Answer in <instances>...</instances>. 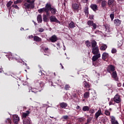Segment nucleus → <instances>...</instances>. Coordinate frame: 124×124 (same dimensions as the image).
<instances>
[{"instance_id": "obj_1", "label": "nucleus", "mask_w": 124, "mask_h": 124, "mask_svg": "<svg viewBox=\"0 0 124 124\" xmlns=\"http://www.w3.org/2000/svg\"><path fill=\"white\" fill-rule=\"evenodd\" d=\"M57 11V9L55 7L52 6V5L50 3H47L45 7L38 10L39 13L42 14V13L45 12L47 16H50V14H51V15H56Z\"/></svg>"}, {"instance_id": "obj_2", "label": "nucleus", "mask_w": 124, "mask_h": 124, "mask_svg": "<svg viewBox=\"0 0 124 124\" xmlns=\"http://www.w3.org/2000/svg\"><path fill=\"white\" fill-rule=\"evenodd\" d=\"M22 7L25 10H28V9H33L34 6L30 3L26 2V1H23L22 3Z\"/></svg>"}, {"instance_id": "obj_3", "label": "nucleus", "mask_w": 124, "mask_h": 124, "mask_svg": "<svg viewBox=\"0 0 124 124\" xmlns=\"http://www.w3.org/2000/svg\"><path fill=\"white\" fill-rule=\"evenodd\" d=\"M87 24L89 27H93L92 30H95L96 29V27H97L96 24L93 23V20H88Z\"/></svg>"}, {"instance_id": "obj_4", "label": "nucleus", "mask_w": 124, "mask_h": 124, "mask_svg": "<svg viewBox=\"0 0 124 124\" xmlns=\"http://www.w3.org/2000/svg\"><path fill=\"white\" fill-rule=\"evenodd\" d=\"M72 9L75 13H78L79 12V4L77 3L73 4Z\"/></svg>"}, {"instance_id": "obj_5", "label": "nucleus", "mask_w": 124, "mask_h": 124, "mask_svg": "<svg viewBox=\"0 0 124 124\" xmlns=\"http://www.w3.org/2000/svg\"><path fill=\"white\" fill-rule=\"evenodd\" d=\"M113 100H114V102L116 103H120L121 101H122L121 99V96L119 95V93H117L114 98H112Z\"/></svg>"}, {"instance_id": "obj_6", "label": "nucleus", "mask_w": 124, "mask_h": 124, "mask_svg": "<svg viewBox=\"0 0 124 124\" xmlns=\"http://www.w3.org/2000/svg\"><path fill=\"white\" fill-rule=\"evenodd\" d=\"M115 70V66L113 65H109L107 68V71H108V73H110V74L111 72H114Z\"/></svg>"}, {"instance_id": "obj_7", "label": "nucleus", "mask_w": 124, "mask_h": 124, "mask_svg": "<svg viewBox=\"0 0 124 124\" xmlns=\"http://www.w3.org/2000/svg\"><path fill=\"white\" fill-rule=\"evenodd\" d=\"M49 20H50V22H51V23H57L58 24H60V21H59V20H58V19H57L56 18V16H51L49 17Z\"/></svg>"}, {"instance_id": "obj_8", "label": "nucleus", "mask_w": 124, "mask_h": 124, "mask_svg": "<svg viewBox=\"0 0 124 124\" xmlns=\"http://www.w3.org/2000/svg\"><path fill=\"white\" fill-rule=\"evenodd\" d=\"M30 113L31 112L29 110L26 111V112H23L21 116L22 120L28 119Z\"/></svg>"}, {"instance_id": "obj_9", "label": "nucleus", "mask_w": 124, "mask_h": 124, "mask_svg": "<svg viewBox=\"0 0 124 124\" xmlns=\"http://www.w3.org/2000/svg\"><path fill=\"white\" fill-rule=\"evenodd\" d=\"M111 77L115 80V81H118L119 78H118V75L117 74V72L116 71L112 72V74H111Z\"/></svg>"}, {"instance_id": "obj_10", "label": "nucleus", "mask_w": 124, "mask_h": 124, "mask_svg": "<svg viewBox=\"0 0 124 124\" xmlns=\"http://www.w3.org/2000/svg\"><path fill=\"white\" fill-rule=\"evenodd\" d=\"M13 120L15 124H18V122L20 121V118L17 115H13Z\"/></svg>"}, {"instance_id": "obj_11", "label": "nucleus", "mask_w": 124, "mask_h": 124, "mask_svg": "<svg viewBox=\"0 0 124 124\" xmlns=\"http://www.w3.org/2000/svg\"><path fill=\"white\" fill-rule=\"evenodd\" d=\"M49 41L52 42L53 43L58 41V37L56 35H53L51 37L49 38Z\"/></svg>"}, {"instance_id": "obj_12", "label": "nucleus", "mask_w": 124, "mask_h": 124, "mask_svg": "<svg viewBox=\"0 0 124 124\" xmlns=\"http://www.w3.org/2000/svg\"><path fill=\"white\" fill-rule=\"evenodd\" d=\"M92 53L93 55L98 54V53H99V49H98V46H96V47L93 48Z\"/></svg>"}, {"instance_id": "obj_13", "label": "nucleus", "mask_w": 124, "mask_h": 124, "mask_svg": "<svg viewBox=\"0 0 124 124\" xmlns=\"http://www.w3.org/2000/svg\"><path fill=\"white\" fill-rule=\"evenodd\" d=\"M90 8H91V9H92V10H93V11H97V10H98V7L97 6V5L95 4H92L90 5Z\"/></svg>"}, {"instance_id": "obj_14", "label": "nucleus", "mask_w": 124, "mask_h": 124, "mask_svg": "<svg viewBox=\"0 0 124 124\" xmlns=\"http://www.w3.org/2000/svg\"><path fill=\"white\" fill-rule=\"evenodd\" d=\"M45 84L43 81H40L37 82L35 83V86L36 88H42L44 86Z\"/></svg>"}, {"instance_id": "obj_15", "label": "nucleus", "mask_w": 124, "mask_h": 124, "mask_svg": "<svg viewBox=\"0 0 124 124\" xmlns=\"http://www.w3.org/2000/svg\"><path fill=\"white\" fill-rule=\"evenodd\" d=\"M94 55H94L92 58L93 62L97 61V60H98V59H99V58H100L101 57L100 53L98 54H94Z\"/></svg>"}, {"instance_id": "obj_16", "label": "nucleus", "mask_w": 124, "mask_h": 124, "mask_svg": "<svg viewBox=\"0 0 124 124\" xmlns=\"http://www.w3.org/2000/svg\"><path fill=\"white\" fill-rule=\"evenodd\" d=\"M114 24L116 27H119L122 24V20L117 18L114 19Z\"/></svg>"}, {"instance_id": "obj_17", "label": "nucleus", "mask_w": 124, "mask_h": 124, "mask_svg": "<svg viewBox=\"0 0 124 124\" xmlns=\"http://www.w3.org/2000/svg\"><path fill=\"white\" fill-rule=\"evenodd\" d=\"M108 58H109V54H108L106 52H104L102 54V59L104 61H105V60H106V59H108Z\"/></svg>"}, {"instance_id": "obj_18", "label": "nucleus", "mask_w": 124, "mask_h": 124, "mask_svg": "<svg viewBox=\"0 0 124 124\" xmlns=\"http://www.w3.org/2000/svg\"><path fill=\"white\" fill-rule=\"evenodd\" d=\"M100 115H102V112H101V109L98 110L97 112L95 113L94 118H95L96 120H97V119H98V117H99Z\"/></svg>"}, {"instance_id": "obj_19", "label": "nucleus", "mask_w": 124, "mask_h": 124, "mask_svg": "<svg viewBox=\"0 0 124 124\" xmlns=\"http://www.w3.org/2000/svg\"><path fill=\"white\" fill-rule=\"evenodd\" d=\"M83 84L84 88L89 89L91 87V85H90V82H87L86 81H83Z\"/></svg>"}, {"instance_id": "obj_20", "label": "nucleus", "mask_w": 124, "mask_h": 124, "mask_svg": "<svg viewBox=\"0 0 124 124\" xmlns=\"http://www.w3.org/2000/svg\"><path fill=\"white\" fill-rule=\"evenodd\" d=\"M31 118L28 117L27 119H23V124H31Z\"/></svg>"}, {"instance_id": "obj_21", "label": "nucleus", "mask_w": 124, "mask_h": 124, "mask_svg": "<svg viewBox=\"0 0 124 124\" xmlns=\"http://www.w3.org/2000/svg\"><path fill=\"white\" fill-rule=\"evenodd\" d=\"M33 40L36 42H40L42 41L41 38L37 36H33Z\"/></svg>"}, {"instance_id": "obj_22", "label": "nucleus", "mask_w": 124, "mask_h": 124, "mask_svg": "<svg viewBox=\"0 0 124 124\" xmlns=\"http://www.w3.org/2000/svg\"><path fill=\"white\" fill-rule=\"evenodd\" d=\"M59 106L61 108H62L63 109H65L66 107H67V103L62 102L59 104Z\"/></svg>"}, {"instance_id": "obj_23", "label": "nucleus", "mask_w": 124, "mask_h": 124, "mask_svg": "<svg viewBox=\"0 0 124 124\" xmlns=\"http://www.w3.org/2000/svg\"><path fill=\"white\" fill-rule=\"evenodd\" d=\"M110 122L111 124H113L116 123V122H118V121L116 120V118H115V117H114L113 116H110Z\"/></svg>"}, {"instance_id": "obj_24", "label": "nucleus", "mask_w": 124, "mask_h": 124, "mask_svg": "<svg viewBox=\"0 0 124 124\" xmlns=\"http://www.w3.org/2000/svg\"><path fill=\"white\" fill-rule=\"evenodd\" d=\"M83 97L85 99L89 98L90 97V92H85L83 94Z\"/></svg>"}, {"instance_id": "obj_25", "label": "nucleus", "mask_w": 124, "mask_h": 124, "mask_svg": "<svg viewBox=\"0 0 124 124\" xmlns=\"http://www.w3.org/2000/svg\"><path fill=\"white\" fill-rule=\"evenodd\" d=\"M75 24L73 21H71L69 24V28L70 29H74L75 28Z\"/></svg>"}, {"instance_id": "obj_26", "label": "nucleus", "mask_w": 124, "mask_h": 124, "mask_svg": "<svg viewBox=\"0 0 124 124\" xmlns=\"http://www.w3.org/2000/svg\"><path fill=\"white\" fill-rule=\"evenodd\" d=\"M82 111H83L84 112L90 111V108L89 107V106H83L82 108Z\"/></svg>"}, {"instance_id": "obj_27", "label": "nucleus", "mask_w": 124, "mask_h": 124, "mask_svg": "<svg viewBox=\"0 0 124 124\" xmlns=\"http://www.w3.org/2000/svg\"><path fill=\"white\" fill-rule=\"evenodd\" d=\"M91 44L92 48H96V45H97V43L95 40H93Z\"/></svg>"}, {"instance_id": "obj_28", "label": "nucleus", "mask_w": 124, "mask_h": 124, "mask_svg": "<svg viewBox=\"0 0 124 124\" xmlns=\"http://www.w3.org/2000/svg\"><path fill=\"white\" fill-rule=\"evenodd\" d=\"M37 20L38 23H42V16H41V15H39L37 16Z\"/></svg>"}, {"instance_id": "obj_29", "label": "nucleus", "mask_w": 124, "mask_h": 124, "mask_svg": "<svg viewBox=\"0 0 124 124\" xmlns=\"http://www.w3.org/2000/svg\"><path fill=\"white\" fill-rule=\"evenodd\" d=\"M84 12L85 13V15H87V16H88L89 15V7L86 6L84 9Z\"/></svg>"}, {"instance_id": "obj_30", "label": "nucleus", "mask_w": 124, "mask_h": 124, "mask_svg": "<svg viewBox=\"0 0 124 124\" xmlns=\"http://www.w3.org/2000/svg\"><path fill=\"white\" fill-rule=\"evenodd\" d=\"M100 49L101 51H105L107 49V46L106 45L101 46Z\"/></svg>"}, {"instance_id": "obj_31", "label": "nucleus", "mask_w": 124, "mask_h": 124, "mask_svg": "<svg viewBox=\"0 0 124 124\" xmlns=\"http://www.w3.org/2000/svg\"><path fill=\"white\" fill-rule=\"evenodd\" d=\"M106 3H107V1L105 0H103L101 2V7L102 8H104V7H106Z\"/></svg>"}, {"instance_id": "obj_32", "label": "nucleus", "mask_w": 124, "mask_h": 124, "mask_svg": "<svg viewBox=\"0 0 124 124\" xmlns=\"http://www.w3.org/2000/svg\"><path fill=\"white\" fill-rule=\"evenodd\" d=\"M70 89H71L70 85H69V84H66L64 86V89L65 90V91H69Z\"/></svg>"}, {"instance_id": "obj_33", "label": "nucleus", "mask_w": 124, "mask_h": 124, "mask_svg": "<svg viewBox=\"0 0 124 124\" xmlns=\"http://www.w3.org/2000/svg\"><path fill=\"white\" fill-rule=\"evenodd\" d=\"M114 1H115V0H108V4L109 6L110 5H113V3H114Z\"/></svg>"}, {"instance_id": "obj_34", "label": "nucleus", "mask_w": 124, "mask_h": 124, "mask_svg": "<svg viewBox=\"0 0 124 124\" xmlns=\"http://www.w3.org/2000/svg\"><path fill=\"white\" fill-rule=\"evenodd\" d=\"M109 105H115V101L112 98L111 99L110 101L109 102Z\"/></svg>"}, {"instance_id": "obj_35", "label": "nucleus", "mask_w": 124, "mask_h": 124, "mask_svg": "<svg viewBox=\"0 0 124 124\" xmlns=\"http://www.w3.org/2000/svg\"><path fill=\"white\" fill-rule=\"evenodd\" d=\"M93 64L94 66H98L99 65V62L98 61H94L93 62Z\"/></svg>"}, {"instance_id": "obj_36", "label": "nucleus", "mask_w": 124, "mask_h": 124, "mask_svg": "<svg viewBox=\"0 0 124 124\" xmlns=\"http://www.w3.org/2000/svg\"><path fill=\"white\" fill-rule=\"evenodd\" d=\"M62 120H63V121H64L65 120L66 121H67L68 120L69 117L68 115H64L62 117Z\"/></svg>"}, {"instance_id": "obj_37", "label": "nucleus", "mask_w": 124, "mask_h": 124, "mask_svg": "<svg viewBox=\"0 0 124 124\" xmlns=\"http://www.w3.org/2000/svg\"><path fill=\"white\" fill-rule=\"evenodd\" d=\"M85 45H86L87 47H91V42L89 40L86 41Z\"/></svg>"}, {"instance_id": "obj_38", "label": "nucleus", "mask_w": 124, "mask_h": 124, "mask_svg": "<svg viewBox=\"0 0 124 124\" xmlns=\"http://www.w3.org/2000/svg\"><path fill=\"white\" fill-rule=\"evenodd\" d=\"M43 21H44V22H48V21H49V20L48 19V18H47V15H46L44 16Z\"/></svg>"}, {"instance_id": "obj_39", "label": "nucleus", "mask_w": 124, "mask_h": 124, "mask_svg": "<svg viewBox=\"0 0 124 124\" xmlns=\"http://www.w3.org/2000/svg\"><path fill=\"white\" fill-rule=\"evenodd\" d=\"M12 3H13V1H9L7 3V7H10L11 5H12Z\"/></svg>"}, {"instance_id": "obj_40", "label": "nucleus", "mask_w": 124, "mask_h": 124, "mask_svg": "<svg viewBox=\"0 0 124 124\" xmlns=\"http://www.w3.org/2000/svg\"><path fill=\"white\" fill-rule=\"evenodd\" d=\"M5 123L6 124H12L11 123V119H10V118H8L5 121Z\"/></svg>"}, {"instance_id": "obj_41", "label": "nucleus", "mask_w": 124, "mask_h": 124, "mask_svg": "<svg viewBox=\"0 0 124 124\" xmlns=\"http://www.w3.org/2000/svg\"><path fill=\"white\" fill-rule=\"evenodd\" d=\"M110 114H111V113L108 110L105 111V114H106V116H110Z\"/></svg>"}, {"instance_id": "obj_42", "label": "nucleus", "mask_w": 124, "mask_h": 124, "mask_svg": "<svg viewBox=\"0 0 124 124\" xmlns=\"http://www.w3.org/2000/svg\"><path fill=\"white\" fill-rule=\"evenodd\" d=\"M88 111L91 114H94L95 111L93 108H89V110Z\"/></svg>"}, {"instance_id": "obj_43", "label": "nucleus", "mask_w": 124, "mask_h": 124, "mask_svg": "<svg viewBox=\"0 0 124 124\" xmlns=\"http://www.w3.org/2000/svg\"><path fill=\"white\" fill-rule=\"evenodd\" d=\"M10 58H11V59H13V60H15V61H16V62H20V60H19L16 58H13L12 56H11V57H10V56H9V59L10 61Z\"/></svg>"}, {"instance_id": "obj_44", "label": "nucleus", "mask_w": 124, "mask_h": 124, "mask_svg": "<svg viewBox=\"0 0 124 124\" xmlns=\"http://www.w3.org/2000/svg\"><path fill=\"white\" fill-rule=\"evenodd\" d=\"M111 53L112 54H115V53H117V49L115 48H113L111 50Z\"/></svg>"}, {"instance_id": "obj_45", "label": "nucleus", "mask_w": 124, "mask_h": 124, "mask_svg": "<svg viewBox=\"0 0 124 124\" xmlns=\"http://www.w3.org/2000/svg\"><path fill=\"white\" fill-rule=\"evenodd\" d=\"M93 120V118L92 117H89L87 120V124H90L91 123V121Z\"/></svg>"}, {"instance_id": "obj_46", "label": "nucleus", "mask_w": 124, "mask_h": 124, "mask_svg": "<svg viewBox=\"0 0 124 124\" xmlns=\"http://www.w3.org/2000/svg\"><path fill=\"white\" fill-rule=\"evenodd\" d=\"M38 75L39 76H42V75H44V73H42V71H39L38 73Z\"/></svg>"}, {"instance_id": "obj_47", "label": "nucleus", "mask_w": 124, "mask_h": 124, "mask_svg": "<svg viewBox=\"0 0 124 124\" xmlns=\"http://www.w3.org/2000/svg\"><path fill=\"white\" fill-rule=\"evenodd\" d=\"M114 14H111L110 15V18H111V20L112 21H113V20H114Z\"/></svg>"}, {"instance_id": "obj_48", "label": "nucleus", "mask_w": 124, "mask_h": 124, "mask_svg": "<svg viewBox=\"0 0 124 124\" xmlns=\"http://www.w3.org/2000/svg\"><path fill=\"white\" fill-rule=\"evenodd\" d=\"M12 7H14L16 9H19V7L17 5H12Z\"/></svg>"}, {"instance_id": "obj_49", "label": "nucleus", "mask_w": 124, "mask_h": 124, "mask_svg": "<svg viewBox=\"0 0 124 124\" xmlns=\"http://www.w3.org/2000/svg\"><path fill=\"white\" fill-rule=\"evenodd\" d=\"M93 17H94L93 15H90L89 19H90V20H93Z\"/></svg>"}, {"instance_id": "obj_50", "label": "nucleus", "mask_w": 124, "mask_h": 124, "mask_svg": "<svg viewBox=\"0 0 124 124\" xmlns=\"http://www.w3.org/2000/svg\"><path fill=\"white\" fill-rule=\"evenodd\" d=\"M34 0H32L31 1L30 4H31L32 5L34 6Z\"/></svg>"}, {"instance_id": "obj_51", "label": "nucleus", "mask_w": 124, "mask_h": 124, "mask_svg": "<svg viewBox=\"0 0 124 124\" xmlns=\"http://www.w3.org/2000/svg\"><path fill=\"white\" fill-rule=\"evenodd\" d=\"M39 32H43V31H44V29H43V28H40L39 29Z\"/></svg>"}, {"instance_id": "obj_52", "label": "nucleus", "mask_w": 124, "mask_h": 124, "mask_svg": "<svg viewBox=\"0 0 124 124\" xmlns=\"http://www.w3.org/2000/svg\"><path fill=\"white\" fill-rule=\"evenodd\" d=\"M31 92H32V93H37V92L34 91V89L30 90L29 93H31Z\"/></svg>"}, {"instance_id": "obj_53", "label": "nucleus", "mask_w": 124, "mask_h": 124, "mask_svg": "<svg viewBox=\"0 0 124 124\" xmlns=\"http://www.w3.org/2000/svg\"><path fill=\"white\" fill-rule=\"evenodd\" d=\"M102 1H103V0H97V3H101V2H102Z\"/></svg>"}, {"instance_id": "obj_54", "label": "nucleus", "mask_w": 124, "mask_h": 124, "mask_svg": "<svg viewBox=\"0 0 124 124\" xmlns=\"http://www.w3.org/2000/svg\"><path fill=\"white\" fill-rule=\"evenodd\" d=\"M72 95L74 97H77V94H76V93H73Z\"/></svg>"}, {"instance_id": "obj_55", "label": "nucleus", "mask_w": 124, "mask_h": 124, "mask_svg": "<svg viewBox=\"0 0 124 124\" xmlns=\"http://www.w3.org/2000/svg\"><path fill=\"white\" fill-rule=\"evenodd\" d=\"M48 50H49V48L46 47V48H45L44 49V52H46V51H48Z\"/></svg>"}, {"instance_id": "obj_56", "label": "nucleus", "mask_w": 124, "mask_h": 124, "mask_svg": "<svg viewBox=\"0 0 124 124\" xmlns=\"http://www.w3.org/2000/svg\"><path fill=\"white\" fill-rule=\"evenodd\" d=\"M80 108H81V107H80V106H78L76 107L77 110H79V109H80Z\"/></svg>"}, {"instance_id": "obj_57", "label": "nucleus", "mask_w": 124, "mask_h": 124, "mask_svg": "<svg viewBox=\"0 0 124 124\" xmlns=\"http://www.w3.org/2000/svg\"><path fill=\"white\" fill-rule=\"evenodd\" d=\"M18 3H21L23 1V0H16Z\"/></svg>"}, {"instance_id": "obj_58", "label": "nucleus", "mask_w": 124, "mask_h": 124, "mask_svg": "<svg viewBox=\"0 0 124 124\" xmlns=\"http://www.w3.org/2000/svg\"><path fill=\"white\" fill-rule=\"evenodd\" d=\"M117 86H118V87H122V83H118V84H117Z\"/></svg>"}, {"instance_id": "obj_59", "label": "nucleus", "mask_w": 124, "mask_h": 124, "mask_svg": "<svg viewBox=\"0 0 124 124\" xmlns=\"http://www.w3.org/2000/svg\"><path fill=\"white\" fill-rule=\"evenodd\" d=\"M14 4H17V3H18V1H17V0L16 1H15L14 2Z\"/></svg>"}, {"instance_id": "obj_60", "label": "nucleus", "mask_w": 124, "mask_h": 124, "mask_svg": "<svg viewBox=\"0 0 124 124\" xmlns=\"http://www.w3.org/2000/svg\"><path fill=\"white\" fill-rule=\"evenodd\" d=\"M29 38H33V36L32 35H30Z\"/></svg>"}, {"instance_id": "obj_61", "label": "nucleus", "mask_w": 124, "mask_h": 124, "mask_svg": "<svg viewBox=\"0 0 124 124\" xmlns=\"http://www.w3.org/2000/svg\"><path fill=\"white\" fill-rule=\"evenodd\" d=\"M84 1H83L84 3H86V2H88L89 0H84Z\"/></svg>"}, {"instance_id": "obj_62", "label": "nucleus", "mask_w": 124, "mask_h": 124, "mask_svg": "<svg viewBox=\"0 0 124 124\" xmlns=\"http://www.w3.org/2000/svg\"><path fill=\"white\" fill-rule=\"evenodd\" d=\"M60 65H61L62 69H63V66H62V63H60Z\"/></svg>"}, {"instance_id": "obj_63", "label": "nucleus", "mask_w": 124, "mask_h": 124, "mask_svg": "<svg viewBox=\"0 0 124 124\" xmlns=\"http://www.w3.org/2000/svg\"><path fill=\"white\" fill-rule=\"evenodd\" d=\"M56 45L58 47H60V43L56 44Z\"/></svg>"}, {"instance_id": "obj_64", "label": "nucleus", "mask_w": 124, "mask_h": 124, "mask_svg": "<svg viewBox=\"0 0 124 124\" xmlns=\"http://www.w3.org/2000/svg\"><path fill=\"white\" fill-rule=\"evenodd\" d=\"M38 67H39V68H42L41 65H39Z\"/></svg>"}]
</instances>
